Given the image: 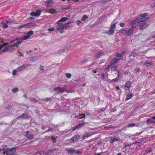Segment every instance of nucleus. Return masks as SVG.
Segmentation results:
<instances>
[{"mask_svg":"<svg viewBox=\"0 0 155 155\" xmlns=\"http://www.w3.org/2000/svg\"><path fill=\"white\" fill-rule=\"evenodd\" d=\"M15 147L9 149V148H4L3 147L2 149V151H3L2 154L6 155H15Z\"/></svg>","mask_w":155,"mask_h":155,"instance_id":"nucleus-1","label":"nucleus"},{"mask_svg":"<svg viewBox=\"0 0 155 155\" xmlns=\"http://www.w3.org/2000/svg\"><path fill=\"white\" fill-rule=\"evenodd\" d=\"M146 18H142L139 19L138 21V25L140 29L143 30L145 29L148 26V25L144 22L146 21Z\"/></svg>","mask_w":155,"mask_h":155,"instance_id":"nucleus-2","label":"nucleus"},{"mask_svg":"<svg viewBox=\"0 0 155 155\" xmlns=\"http://www.w3.org/2000/svg\"><path fill=\"white\" fill-rule=\"evenodd\" d=\"M66 86L63 87H59L54 88V91H56L57 93H62L66 91Z\"/></svg>","mask_w":155,"mask_h":155,"instance_id":"nucleus-3","label":"nucleus"},{"mask_svg":"<svg viewBox=\"0 0 155 155\" xmlns=\"http://www.w3.org/2000/svg\"><path fill=\"white\" fill-rule=\"evenodd\" d=\"M31 65L30 64H24L21 66L18 67L17 68L18 71H19L25 70V69L28 66Z\"/></svg>","mask_w":155,"mask_h":155,"instance_id":"nucleus-4","label":"nucleus"},{"mask_svg":"<svg viewBox=\"0 0 155 155\" xmlns=\"http://www.w3.org/2000/svg\"><path fill=\"white\" fill-rule=\"evenodd\" d=\"M94 132H88L85 133L83 135L82 138L83 140L85 139L86 138L88 137L89 136L95 134Z\"/></svg>","mask_w":155,"mask_h":155,"instance_id":"nucleus-5","label":"nucleus"},{"mask_svg":"<svg viewBox=\"0 0 155 155\" xmlns=\"http://www.w3.org/2000/svg\"><path fill=\"white\" fill-rule=\"evenodd\" d=\"M139 20V19L138 18H136L132 22L131 28H135L137 25H138Z\"/></svg>","mask_w":155,"mask_h":155,"instance_id":"nucleus-6","label":"nucleus"},{"mask_svg":"<svg viewBox=\"0 0 155 155\" xmlns=\"http://www.w3.org/2000/svg\"><path fill=\"white\" fill-rule=\"evenodd\" d=\"M66 150L69 154L71 155L74 154L76 152V150L73 148H67Z\"/></svg>","mask_w":155,"mask_h":155,"instance_id":"nucleus-7","label":"nucleus"},{"mask_svg":"<svg viewBox=\"0 0 155 155\" xmlns=\"http://www.w3.org/2000/svg\"><path fill=\"white\" fill-rule=\"evenodd\" d=\"M58 25L56 26V29L58 31H60L61 30L64 29V24L62 23L57 24Z\"/></svg>","mask_w":155,"mask_h":155,"instance_id":"nucleus-8","label":"nucleus"},{"mask_svg":"<svg viewBox=\"0 0 155 155\" xmlns=\"http://www.w3.org/2000/svg\"><path fill=\"white\" fill-rule=\"evenodd\" d=\"M85 122L82 123L80 124H79L78 125L76 126L75 127H74L72 129V130L73 131H74L76 130L77 129H79L82 126H83L85 125Z\"/></svg>","mask_w":155,"mask_h":155,"instance_id":"nucleus-9","label":"nucleus"},{"mask_svg":"<svg viewBox=\"0 0 155 155\" xmlns=\"http://www.w3.org/2000/svg\"><path fill=\"white\" fill-rule=\"evenodd\" d=\"M36 25V24L34 23H27L24 25L25 27H27L28 28H31Z\"/></svg>","mask_w":155,"mask_h":155,"instance_id":"nucleus-10","label":"nucleus"},{"mask_svg":"<svg viewBox=\"0 0 155 155\" xmlns=\"http://www.w3.org/2000/svg\"><path fill=\"white\" fill-rule=\"evenodd\" d=\"M133 28H130L127 31L126 30V35L127 36L131 35L133 33Z\"/></svg>","mask_w":155,"mask_h":155,"instance_id":"nucleus-11","label":"nucleus"},{"mask_svg":"<svg viewBox=\"0 0 155 155\" xmlns=\"http://www.w3.org/2000/svg\"><path fill=\"white\" fill-rule=\"evenodd\" d=\"M80 137V136L78 135H74V136H73L72 137L69 139V140L71 141H74V140H76L77 139H78Z\"/></svg>","mask_w":155,"mask_h":155,"instance_id":"nucleus-12","label":"nucleus"},{"mask_svg":"<svg viewBox=\"0 0 155 155\" xmlns=\"http://www.w3.org/2000/svg\"><path fill=\"white\" fill-rule=\"evenodd\" d=\"M53 3L52 0H47L45 2V4L47 7H48L49 5H51Z\"/></svg>","mask_w":155,"mask_h":155,"instance_id":"nucleus-13","label":"nucleus"},{"mask_svg":"<svg viewBox=\"0 0 155 155\" xmlns=\"http://www.w3.org/2000/svg\"><path fill=\"white\" fill-rule=\"evenodd\" d=\"M68 50V49L66 48V47L64 48L60 49L58 51V53L59 54H62L64 52H66Z\"/></svg>","mask_w":155,"mask_h":155,"instance_id":"nucleus-14","label":"nucleus"},{"mask_svg":"<svg viewBox=\"0 0 155 155\" xmlns=\"http://www.w3.org/2000/svg\"><path fill=\"white\" fill-rule=\"evenodd\" d=\"M131 82L129 81L127 82L124 87V88L126 90H128L129 89L131 85Z\"/></svg>","mask_w":155,"mask_h":155,"instance_id":"nucleus-15","label":"nucleus"},{"mask_svg":"<svg viewBox=\"0 0 155 155\" xmlns=\"http://www.w3.org/2000/svg\"><path fill=\"white\" fill-rule=\"evenodd\" d=\"M68 20V18L66 17H64L61 18L57 22V24H59V23L62 22L64 21H67Z\"/></svg>","mask_w":155,"mask_h":155,"instance_id":"nucleus-16","label":"nucleus"},{"mask_svg":"<svg viewBox=\"0 0 155 155\" xmlns=\"http://www.w3.org/2000/svg\"><path fill=\"white\" fill-rule=\"evenodd\" d=\"M120 59L117 58H114L111 61V64H115Z\"/></svg>","mask_w":155,"mask_h":155,"instance_id":"nucleus-17","label":"nucleus"},{"mask_svg":"<svg viewBox=\"0 0 155 155\" xmlns=\"http://www.w3.org/2000/svg\"><path fill=\"white\" fill-rule=\"evenodd\" d=\"M133 96V93H130L127 94L126 99V101H127L130 99Z\"/></svg>","mask_w":155,"mask_h":155,"instance_id":"nucleus-18","label":"nucleus"},{"mask_svg":"<svg viewBox=\"0 0 155 155\" xmlns=\"http://www.w3.org/2000/svg\"><path fill=\"white\" fill-rule=\"evenodd\" d=\"M114 32V29H112L111 28H110L109 31H107L106 33L107 34L109 35H111L113 34V33Z\"/></svg>","mask_w":155,"mask_h":155,"instance_id":"nucleus-19","label":"nucleus"},{"mask_svg":"<svg viewBox=\"0 0 155 155\" xmlns=\"http://www.w3.org/2000/svg\"><path fill=\"white\" fill-rule=\"evenodd\" d=\"M104 53L101 52H97L96 54L95 55V57L96 58H99L101 56H102L104 54Z\"/></svg>","mask_w":155,"mask_h":155,"instance_id":"nucleus-20","label":"nucleus"},{"mask_svg":"<svg viewBox=\"0 0 155 155\" xmlns=\"http://www.w3.org/2000/svg\"><path fill=\"white\" fill-rule=\"evenodd\" d=\"M85 117V115L84 114H80V115H76L75 116V118H78L81 119L84 117Z\"/></svg>","mask_w":155,"mask_h":155,"instance_id":"nucleus-21","label":"nucleus"},{"mask_svg":"<svg viewBox=\"0 0 155 155\" xmlns=\"http://www.w3.org/2000/svg\"><path fill=\"white\" fill-rule=\"evenodd\" d=\"M41 11L40 10H37L35 12V16H38L40 15Z\"/></svg>","mask_w":155,"mask_h":155,"instance_id":"nucleus-22","label":"nucleus"},{"mask_svg":"<svg viewBox=\"0 0 155 155\" xmlns=\"http://www.w3.org/2000/svg\"><path fill=\"white\" fill-rule=\"evenodd\" d=\"M48 12L49 13L51 14H53L56 12L55 10L53 9H48Z\"/></svg>","mask_w":155,"mask_h":155,"instance_id":"nucleus-23","label":"nucleus"},{"mask_svg":"<svg viewBox=\"0 0 155 155\" xmlns=\"http://www.w3.org/2000/svg\"><path fill=\"white\" fill-rule=\"evenodd\" d=\"M120 35L122 36H124L126 35V30H122Z\"/></svg>","mask_w":155,"mask_h":155,"instance_id":"nucleus-24","label":"nucleus"},{"mask_svg":"<svg viewBox=\"0 0 155 155\" xmlns=\"http://www.w3.org/2000/svg\"><path fill=\"white\" fill-rule=\"evenodd\" d=\"M13 21L11 20H3L4 22H5L6 24H12L13 22Z\"/></svg>","mask_w":155,"mask_h":155,"instance_id":"nucleus-25","label":"nucleus"},{"mask_svg":"<svg viewBox=\"0 0 155 155\" xmlns=\"http://www.w3.org/2000/svg\"><path fill=\"white\" fill-rule=\"evenodd\" d=\"M30 37V35H27L24 36L23 37L22 40H26V39H28Z\"/></svg>","mask_w":155,"mask_h":155,"instance_id":"nucleus-26","label":"nucleus"},{"mask_svg":"<svg viewBox=\"0 0 155 155\" xmlns=\"http://www.w3.org/2000/svg\"><path fill=\"white\" fill-rule=\"evenodd\" d=\"M71 8V6L70 5L68 6H63L62 8L64 9L68 10L69 9Z\"/></svg>","mask_w":155,"mask_h":155,"instance_id":"nucleus-27","label":"nucleus"},{"mask_svg":"<svg viewBox=\"0 0 155 155\" xmlns=\"http://www.w3.org/2000/svg\"><path fill=\"white\" fill-rule=\"evenodd\" d=\"M22 41H19L18 42L15 43V44H14L13 45V46H16L17 47L18 45H19V44H20L21 43Z\"/></svg>","mask_w":155,"mask_h":155,"instance_id":"nucleus-28","label":"nucleus"},{"mask_svg":"<svg viewBox=\"0 0 155 155\" xmlns=\"http://www.w3.org/2000/svg\"><path fill=\"white\" fill-rule=\"evenodd\" d=\"M26 114H23L22 115H21V116H20L18 117L17 118V119H18L19 118H22L25 117H26Z\"/></svg>","mask_w":155,"mask_h":155,"instance_id":"nucleus-29","label":"nucleus"},{"mask_svg":"<svg viewBox=\"0 0 155 155\" xmlns=\"http://www.w3.org/2000/svg\"><path fill=\"white\" fill-rule=\"evenodd\" d=\"M2 24L3 28H7L8 27V25L6 24V23L5 22H3V21L2 22Z\"/></svg>","mask_w":155,"mask_h":155,"instance_id":"nucleus-30","label":"nucleus"},{"mask_svg":"<svg viewBox=\"0 0 155 155\" xmlns=\"http://www.w3.org/2000/svg\"><path fill=\"white\" fill-rule=\"evenodd\" d=\"M135 124L134 123H132L129 124L126 126L127 127H134L135 126Z\"/></svg>","mask_w":155,"mask_h":155,"instance_id":"nucleus-31","label":"nucleus"},{"mask_svg":"<svg viewBox=\"0 0 155 155\" xmlns=\"http://www.w3.org/2000/svg\"><path fill=\"white\" fill-rule=\"evenodd\" d=\"M118 139L117 138H114L112 140H111L110 141V143H112L115 141H117L118 140Z\"/></svg>","mask_w":155,"mask_h":155,"instance_id":"nucleus-32","label":"nucleus"},{"mask_svg":"<svg viewBox=\"0 0 155 155\" xmlns=\"http://www.w3.org/2000/svg\"><path fill=\"white\" fill-rule=\"evenodd\" d=\"M70 23L69 22L65 23L64 25V29L65 28H67L69 27V24Z\"/></svg>","mask_w":155,"mask_h":155,"instance_id":"nucleus-33","label":"nucleus"},{"mask_svg":"<svg viewBox=\"0 0 155 155\" xmlns=\"http://www.w3.org/2000/svg\"><path fill=\"white\" fill-rule=\"evenodd\" d=\"M87 18H88L87 16L86 15H84L83 17L81 19V21H84L85 20H86V19H87Z\"/></svg>","mask_w":155,"mask_h":155,"instance_id":"nucleus-34","label":"nucleus"},{"mask_svg":"<svg viewBox=\"0 0 155 155\" xmlns=\"http://www.w3.org/2000/svg\"><path fill=\"white\" fill-rule=\"evenodd\" d=\"M18 71L17 68L16 69L13 70L12 72V74L13 75H15L16 74V73Z\"/></svg>","mask_w":155,"mask_h":155,"instance_id":"nucleus-35","label":"nucleus"},{"mask_svg":"<svg viewBox=\"0 0 155 155\" xmlns=\"http://www.w3.org/2000/svg\"><path fill=\"white\" fill-rule=\"evenodd\" d=\"M65 91L68 93H72L74 92V91L72 89H70L68 90H67V89L66 88V90Z\"/></svg>","mask_w":155,"mask_h":155,"instance_id":"nucleus-36","label":"nucleus"},{"mask_svg":"<svg viewBox=\"0 0 155 155\" xmlns=\"http://www.w3.org/2000/svg\"><path fill=\"white\" fill-rule=\"evenodd\" d=\"M39 153L41 155H48V153L47 152H45L44 151H42Z\"/></svg>","mask_w":155,"mask_h":155,"instance_id":"nucleus-37","label":"nucleus"},{"mask_svg":"<svg viewBox=\"0 0 155 155\" xmlns=\"http://www.w3.org/2000/svg\"><path fill=\"white\" fill-rule=\"evenodd\" d=\"M66 76L67 78H70L71 77V74L70 73H67L66 74Z\"/></svg>","mask_w":155,"mask_h":155,"instance_id":"nucleus-38","label":"nucleus"},{"mask_svg":"<svg viewBox=\"0 0 155 155\" xmlns=\"http://www.w3.org/2000/svg\"><path fill=\"white\" fill-rule=\"evenodd\" d=\"M153 122L152 120L150 118L147 119L146 121V122L148 124L153 123Z\"/></svg>","mask_w":155,"mask_h":155,"instance_id":"nucleus-39","label":"nucleus"},{"mask_svg":"<svg viewBox=\"0 0 155 155\" xmlns=\"http://www.w3.org/2000/svg\"><path fill=\"white\" fill-rule=\"evenodd\" d=\"M7 43H4L3 44L0 45V50L3 47L7 45Z\"/></svg>","mask_w":155,"mask_h":155,"instance_id":"nucleus-40","label":"nucleus"},{"mask_svg":"<svg viewBox=\"0 0 155 155\" xmlns=\"http://www.w3.org/2000/svg\"><path fill=\"white\" fill-rule=\"evenodd\" d=\"M18 88H15L12 89V91L13 93H15L18 91Z\"/></svg>","mask_w":155,"mask_h":155,"instance_id":"nucleus-41","label":"nucleus"},{"mask_svg":"<svg viewBox=\"0 0 155 155\" xmlns=\"http://www.w3.org/2000/svg\"><path fill=\"white\" fill-rule=\"evenodd\" d=\"M144 65L145 66H146L147 67H149L151 65V64L149 62H145L144 63Z\"/></svg>","mask_w":155,"mask_h":155,"instance_id":"nucleus-42","label":"nucleus"},{"mask_svg":"<svg viewBox=\"0 0 155 155\" xmlns=\"http://www.w3.org/2000/svg\"><path fill=\"white\" fill-rule=\"evenodd\" d=\"M115 56L117 57H121L122 56V55L121 54H119L118 53H116Z\"/></svg>","mask_w":155,"mask_h":155,"instance_id":"nucleus-43","label":"nucleus"},{"mask_svg":"<svg viewBox=\"0 0 155 155\" xmlns=\"http://www.w3.org/2000/svg\"><path fill=\"white\" fill-rule=\"evenodd\" d=\"M117 67L116 66H114L112 67L111 70L112 71H115L116 70Z\"/></svg>","mask_w":155,"mask_h":155,"instance_id":"nucleus-44","label":"nucleus"},{"mask_svg":"<svg viewBox=\"0 0 155 155\" xmlns=\"http://www.w3.org/2000/svg\"><path fill=\"white\" fill-rule=\"evenodd\" d=\"M33 136H34L33 134H30L28 136V138L29 139H31L33 138Z\"/></svg>","mask_w":155,"mask_h":155,"instance_id":"nucleus-45","label":"nucleus"},{"mask_svg":"<svg viewBox=\"0 0 155 155\" xmlns=\"http://www.w3.org/2000/svg\"><path fill=\"white\" fill-rule=\"evenodd\" d=\"M8 51V48L7 47H5L2 51V52H5Z\"/></svg>","mask_w":155,"mask_h":155,"instance_id":"nucleus-46","label":"nucleus"},{"mask_svg":"<svg viewBox=\"0 0 155 155\" xmlns=\"http://www.w3.org/2000/svg\"><path fill=\"white\" fill-rule=\"evenodd\" d=\"M48 30L49 31H54L55 30V28H50L48 29Z\"/></svg>","mask_w":155,"mask_h":155,"instance_id":"nucleus-47","label":"nucleus"},{"mask_svg":"<svg viewBox=\"0 0 155 155\" xmlns=\"http://www.w3.org/2000/svg\"><path fill=\"white\" fill-rule=\"evenodd\" d=\"M148 15V14L147 13H145L143 14L140 15V16L141 17H144L147 16Z\"/></svg>","mask_w":155,"mask_h":155,"instance_id":"nucleus-48","label":"nucleus"},{"mask_svg":"<svg viewBox=\"0 0 155 155\" xmlns=\"http://www.w3.org/2000/svg\"><path fill=\"white\" fill-rule=\"evenodd\" d=\"M33 31H30L28 33L27 35H30V36L31 35H32L33 34Z\"/></svg>","mask_w":155,"mask_h":155,"instance_id":"nucleus-49","label":"nucleus"},{"mask_svg":"<svg viewBox=\"0 0 155 155\" xmlns=\"http://www.w3.org/2000/svg\"><path fill=\"white\" fill-rule=\"evenodd\" d=\"M116 24H114L111 25V28H111V29H113L115 28H116Z\"/></svg>","mask_w":155,"mask_h":155,"instance_id":"nucleus-50","label":"nucleus"},{"mask_svg":"<svg viewBox=\"0 0 155 155\" xmlns=\"http://www.w3.org/2000/svg\"><path fill=\"white\" fill-rule=\"evenodd\" d=\"M119 80V78H116L114 79L111 80V81L112 82H115Z\"/></svg>","mask_w":155,"mask_h":155,"instance_id":"nucleus-51","label":"nucleus"},{"mask_svg":"<svg viewBox=\"0 0 155 155\" xmlns=\"http://www.w3.org/2000/svg\"><path fill=\"white\" fill-rule=\"evenodd\" d=\"M30 101L32 102H33L35 103L37 102H38L36 100L35 98H31V99Z\"/></svg>","mask_w":155,"mask_h":155,"instance_id":"nucleus-52","label":"nucleus"},{"mask_svg":"<svg viewBox=\"0 0 155 155\" xmlns=\"http://www.w3.org/2000/svg\"><path fill=\"white\" fill-rule=\"evenodd\" d=\"M118 72V74L117 76L118 77H121L122 74L119 71H117Z\"/></svg>","mask_w":155,"mask_h":155,"instance_id":"nucleus-53","label":"nucleus"},{"mask_svg":"<svg viewBox=\"0 0 155 155\" xmlns=\"http://www.w3.org/2000/svg\"><path fill=\"white\" fill-rule=\"evenodd\" d=\"M40 68H39L40 70L42 71L43 72L44 71V68H43V66H40Z\"/></svg>","mask_w":155,"mask_h":155,"instance_id":"nucleus-54","label":"nucleus"},{"mask_svg":"<svg viewBox=\"0 0 155 155\" xmlns=\"http://www.w3.org/2000/svg\"><path fill=\"white\" fill-rule=\"evenodd\" d=\"M75 154H81V152L79 151H76V152L75 153Z\"/></svg>","mask_w":155,"mask_h":155,"instance_id":"nucleus-55","label":"nucleus"},{"mask_svg":"<svg viewBox=\"0 0 155 155\" xmlns=\"http://www.w3.org/2000/svg\"><path fill=\"white\" fill-rule=\"evenodd\" d=\"M30 15L31 16H35V12H32L31 13Z\"/></svg>","mask_w":155,"mask_h":155,"instance_id":"nucleus-56","label":"nucleus"},{"mask_svg":"<svg viewBox=\"0 0 155 155\" xmlns=\"http://www.w3.org/2000/svg\"><path fill=\"white\" fill-rule=\"evenodd\" d=\"M111 67H112V65H109L107 66V68H106V69L107 70L109 69Z\"/></svg>","mask_w":155,"mask_h":155,"instance_id":"nucleus-57","label":"nucleus"},{"mask_svg":"<svg viewBox=\"0 0 155 155\" xmlns=\"http://www.w3.org/2000/svg\"><path fill=\"white\" fill-rule=\"evenodd\" d=\"M124 24L123 23H120V25L121 27H123L124 26Z\"/></svg>","mask_w":155,"mask_h":155,"instance_id":"nucleus-58","label":"nucleus"},{"mask_svg":"<svg viewBox=\"0 0 155 155\" xmlns=\"http://www.w3.org/2000/svg\"><path fill=\"white\" fill-rule=\"evenodd\" d=\"M51 98H45V101H48L50 100Z\"/></svg>","mask_w":155,"mask_h":155,"instance_id":"nucleus-59","label":"nucleus"},{"mask_svg":"<svg viewBox=\"0 0 155 155\" xmlns=\"http://www.w3.org/2000/svg\"><path fill=\"white\" fill-rule=\"evenodd\" d=\"M24 27H25V26H24V25L18 26V28H22Z\"/></svg>","mask_w":155,"mask_h":155,"instance_id":"nucleus-60","label":"nucleus"},{"mask_svg":"<svg viewBox=\"0 0 155 155\" xmlns=\"http://www.w3.org/2000/svg\"><path fill=\"white\" fill-rule=\"evenodd\" d=\"M81 23V21H77V24L78 25H79Z\"/></svg>","mask_w":155,"mask_h":155,"instance_id":"nucleus-61","label":"nucleus"},{"mask_svg":"<svg viewBox=\"0 0 155 155\" xmlns=\"http://www.w3.org/2000/svg\"><path fill=\"white\" fill-rule=\"evenodd\" d=\"M29 133V131H28L26 132V134L25 135V137H26L27 136L28 134Z\"/></svg>","mask_w":155,"mask_h":155,"instance_id":"nucleus-62","label":"nucleus"},{"mask_svg":"<svg viewBox=\"0 0 155 155\" xmlns=\"http://www.w3.org/2000/svg\"><path fill=\"white\" fill-rule=\"evenodd\" d=\"M101 75L103 78H104L105 77V74L104 73H102Z\"/></svg>","mask_w":155,"mask_h":155,"instance_id":"nucleus-63","label":"nucleus"},{"mask_svg":"<svg viewBox=\"0 0 155 155\" xmlns=\"http://www.w3.org/2000/svg\"><path fill=\"white\" fill-rule=\"evenodd\" d=\"M126 53V51H124L122 52L121 54H122V55L123 54H125Z\"/></svg>","mask_w":155,"mask_h":155,"instance_id":"nucleus-64","label":"nucleus"}]
</instances>
